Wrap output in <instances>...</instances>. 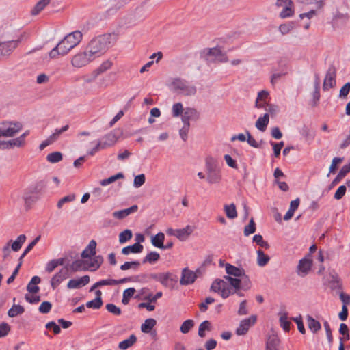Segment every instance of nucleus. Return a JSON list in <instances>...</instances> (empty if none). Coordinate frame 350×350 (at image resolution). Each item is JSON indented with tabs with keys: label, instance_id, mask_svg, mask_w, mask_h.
<instances>
[{
	"label": "nucleus",
	"instance_id": "nucleus-32",
	"mask_svg": "<svg viewBox=\"0 0 350 350\" xmlns=\"http://www.w3.org/2000/svg\"><path fill=\"white\" fill-rule=\"evenodd\" d=\"M25 240L26 236L25 234L19 235L14 241L12 242L11 241L10 248L14 252L18 251L21 248L23 244L25 242Z\"/></svg>",
	"mask_w": 350,
	"mask_h": 350
},
{
	"label": "nucleus",
	"instance_id": "nucleus-18",
	"mask_svg": "<svg viewBox=\"0 0 350 350\" xmlns=\"http://www.w3.org/2000/svg\"><path fill=\"white\" fill-rule=\"evenodd\" d=\"M225 269L228 276H234V278H239L241 280V278L245 275V271L243 269L238 268L230 264L227 263L225 266Z\"/></svg>",
	"mask_w": 350,
	"mask_h": 350
},
{
	"label": "nucleus",
	"instance_id": "nucleus-27",
	"mask_svg": "<svg viewBox=\"0 0 350 350\" xmlns=\"http://www.w3.org/2000/svg\"><path fill=\"white\" fill-rule=\"evenodd\" d=\"M136 341H137V337L135 336V335L131 334V335H130V336L128 338L119 342L118 347L121 350H126L128 348L133 346L136 342Z\"/></svg>",
	"mask_w": 350,
	"mask_h": 350
},
{
	"label": "nucleus",
	"instance_id": "nucleus-25",
	"mask_svg": "<svg viewBox=\"0 0 350 350\" xmlns=\"http://www.w3.org/2000/svg\"><path fill=\"white\" fill-rule=\"evenodd\" d=\"M144 247L139 243H134L132 245L124 247L122 249V254L129 255L130 254H139L143 251Z\"/></svg>",
	"mask_w": 350,
	"mask_h": 350
},
{
	"label": "nucleus",
	"instance_id": "nucleus-29",
	"mask_svg": "<svg viewBox=\"0 0 350 350\" xmlns=\"http://www.w3.org/2000/svg\"><path fill=\"white\" fill-rule=\"evenodd\" d=\"M51 0H40L31 9V14L33 16L38 15L46 5L50 3Z\"/></svg>",
	"mask_w": 350,
	"mask_h": 350
},
{
	"label": "nucleus",
	"instance_id": "nucleus-42",
	"mask_svg": "<svg viewBox=\"0 0 350 350\" xmlns=\"http://www.w3.org/2000/svg\"><path fill=\"white\" fill-rule=\"evenodd\" d=\"M135 289L134 288H129L124 291L122 303L124 305L129 304L130 299L134 295Z\"/></svg>",
	"mask_w": 350,
	"mask_h": 350
},
{
	"label": "nucleus",
	"instance_id": "nucleus-30",
	"mask_svg": "<svg viewBox=\"0 0 350 350\" xmlns=\"http://www.w3.org/2000/svg\"><path fill=\"white\" fill-rule=\"evenodd\" d=\"M165 234L163 232H159L156 235L152 237L151 243L156 247L162 249L164 247L163 241Z\"/></svg>",
	"mask_w": 350,
	"mask_h": 350
},
{
	"label": "nucleus",
	"instance_id": "nucleus-46",
	"mask_svg": "<svg viewBox=\"0 0 350 350\" xmlns=\"http://www.w3.org/2000/svg\"><path fill=\"white\" fill-rule=\"evenodd\" d=\"M160 258V255L157 252L148 253L143 260V263L149 262L150 264L157 262Z\"/></svg>",
	"mask_w": 350,
	"mask_h": 350
},
{
	"label": "nucleus",
	"instance_id": "nucleus-16",
	"mask_svg": "<svg viewBox=\"0 0 350 350\" xmlns=\"http://www.w3.org/2000/svg\"><path fill=\"white\" fill-rule=\"evenodd\" d=\"M118 141V137L116 133L113 131L108 133L105 135L100 140H99L100 143L103 146V148L106 149L109 147L113 146L116 144Z\"/></svg>",
	"mask_w": 350,
	"mask_h": 350
},
{
	"label": "nucleus",
	"instance_id": "nucleus-49",
	"mask_svg": "<svg viewBox=\"0 0 350 350\" xmlns=\"http://www.w3.org/2000/svg\"><path fill=\"white\" fill-rule=\"evenodd\" d=\"M62 154L60 152H53L46 156V160L51 163H57L62 161Z\"/></svg>",
	"mask_w": 350,
	"mask_h": 350
},
{
	"label": "nucleus",
	"instance_id": "nucleus-12",
	"mask_svg": "<svg viewBox=\"0 0 350 350\" xmlns=\"http://www.w3.org/2000/svg\"><path fill=\"white\" fill-rule=\"evenodd\" d=\"M200 118V113L193 107H186L181 117L183 123L190 124V120H197Z\"/></svg>",
	"mask_w": 350,
	"mask_h": 350
},
{
	"label": "nucleus",
	"instance_id": "nucleus-47",
	"mask_svg": "<svg viewBox=\"0 0 350 350\" xmlns=\"http://www.w3.org/2000/svg\"><path fill=\"white\" fill-rule=\"evenodd\" d=\"M69 129V125L66 124L62 126L60 129H56L54 130V132L49 136L51 139L53 140V142L57 141L62 133L66 131Z\"/></svg>",
	"mask_w": 350,
	"mask_h": 350
},
{
	"label": "nucleus",
	"instance_id": "nucleus-62",
	"mask_svg": "<svg viewBox=\"0 0 350 350\" xmlns=\"http://www.w3.org/2000/svg\"><path fill=\"white\" fill-rule=\"evenodd\" d=\"M52 308V304L49 301H43L39 306V312L42 314L49 313Z\"/></svg>",
	"mask_w": 350,
	"mask_h": 350
},
{
	"label": "nucleus",
	"instance_id": "nucleus-5",
	"mask_svg": "<svg viewBox=\"0 0 350 350\" xmlns=\"http://www.w3.org/2000/svg\"><path fill=\"white\" fill-rule=\"evenodd\" d=\"M172 87L174 92L184 96H193L196 93V88L193 85L179 78L173 80Z\"/></svg>",
	"mask_w": 350,
	"mask_h": 350
},
{
	"label": "nucleus",
	"instance_id": "nucleus-60",
	"mask_svg": "<svg viewBox=\"0 0 350 350\" xmlns=\"http://www.w3.org/2000/svg\"><path fill=\"white\" fill-rule=\"evenodd\" d=\"M140 263L138 261L126 262L120 266V269L122 271L128 270L129 269H137Z\"/></svg>",
	"mask_w": 350,
	"mask_h": 350
},
{
	"label": "nucleus",
	"instance_id": "nucleus-7",
	"mask_svg": "<svg viewBox=\"0 0 350 350\" xmlns=\"http://www.w3.org/2000/svg\"><path fill=\"white\" fill-rule=\"evenodd\" d=\"M203 54L208 62L224 63L228 61L226 54L218 47L206 49L203 51Z\"/></svg>",
	"mask_w": 350,
	"mask_h": 350
},
{
	"label": "nucleus",
	"instance_id": "nucleus-11",
	"mask_svg": "<svg viewBox=\"0 0 350 350\" xmlns=\"http://www.w3.org/2000/svg\"><path fill=\"white\" fill-rule=\"evenodd\" d=\"M38 193L37 187H30L23 190V201L25 204H30L38 200Z\"/></svg>",
	"mask_w": 350,
	"mask_h": 350
},
{
	"label": "nucleus",
	"instance_id": "nucleus-1",
	"mask_svg": "<svg viewBox=\"0 0 350 350\" xmlns=\"http://www.w3.org/2000/svg\"><path fill=\"white\" fill-rule=\"evenodd\" d=\"M117 39L118 36L114 33L103 34L92 39L85 49L89 53L88 55L95 59L112 46Z\"/></svg>",
	"mask_w": 350,
	"mask_h": 350
},
{
	"label": "nucleus",
	"instance_id": "nucleus-24",
	"mask_svg": "<svg viewBox=\"0 0 350 350\" xmlns=\"http://www.w3.org/2000/svg\"><path fill=\"white\" fill-rule=\"evenodd\" d=\"M87 260L78 259L69 265V269L72 272H77L87 270Z\"/></svg>",
	"mask_w": 350,
	"mask_h": 350
},
{
	"label": "nucleus",
	"instance_id": "nucleus-20",
	"mask_svg": "<svg viewBox=\"0 0 350 350\" xmlns=\"http://www.w3.org/2000/svg\"><path fill=\"white\" fill-rule=\"evenodd\" d=\"M194 230V227L190 225L181 229H176V237L181 241H186Z\"/></svg>",
	"mask_w": 350,
	"mask_h": 350
},
{
	"label": "nucleus",
	"instance_id": "nucleus-10",
	"mask_svg": "<svg viewBox=\"0 0 350 350\" xmlns=\"http://www.w3.org/2000/svg\"><path fill=\"white\" fill-rule=\"evenodd\" d=\"M312 265L311 255L308 254L305 258L301 259L297 266V274L301 277L306 276L310 271Z\"/></svg>",
	"mask_w": 350,
	"mask_h": 350
},
{
	"label": "nucleus",
	"instance_id": "nucleus-34",
	"mask_svg": "<svg viewBox=\"0 0 350 350\" xmlns=\"http://www.w3.org/2000/svg\"><path fill=\"white\" fill-rule=\"evenodd\" d=\"M224 209L228 218L232 219L237 217V212L234 204H225Z\"/></svg>",
	"mask_w": 350,
	"mask_h": 350
},
{
	"label": "nucleus",
	"instance_id": "nucleus-9",
	"mask_svg": "<svg viewBox=\"0 0 350 350\" xmlns=\"http://www.w3.org/2000/svg\"><path fill=\"white\" fill-rule=\"evenodd\" d=\"M257 320L256 315H252L249 318L241 321L239 326L236 329V334L238 336H243L247 334L250 328L253 326Z\"/></svg>",
	"mask_w": 350,
	"mask_h": 350
},
{
	"label": "nucleus",
	"instance_id": "nucleus-50",
	"mask_svg": "<svg viewBox=\"0 0 350 350\" xmlns=\"http://www.w3.org/2000/svg\"><path fill=\"white\" fill-rule=\"evenodd\" d=\"M41 238L40 235L36 237L33 241H32L25 249L23 254L20 256L19 260H22V259L33 249V247L37 244V243L40 241Z\"/></svg>",
	"mask_w": 350,
	"mask_h": 350
},
{
	"label": "nucleus",
	"instance_id": "nucleus-31",
	"mask_svg": "<svg viewBox=\"0 0 350 350\" xmlns=\"http://www.w3.org/2000/svg\"><path fill=\"white\" fill-rule=\"evenodd\" d=\"M157 321L155 319L150 318L144 321L141 325V330L144 333H149L152 328L156 325Z\"/></svg>",
	"mask_w": 350,
	"mask_h": 350
},
{
	"label": "nucleus",
	"instance_id": "nucleus-58",
	"mask_svg": "<svg viewBox=\"0 0 350 350\" xmlns=\"http://www.w3.org/2000/svg\"><path fill=\"white\" fill-rule=\"evenodd\" d=\"M189 128H190V124L183 123V127L179 130L180 137L184 142L187 141V139Z\"/></svg>",
	"mask_w": 350,
	"mask_h": 350
},
{
	"label": "nucleus",
	"instance_id": "nucleus-57",
	"mask_svg": "<svg viewBox=\"0 0 350 350\" xmlns=\"http://www.w3.org/2000/svg\"><path fill=\"white\" fill-rule=\"evenodd\" d=\"M343 159L341 157H334L332 161V163L329 166V173L327 174V176H329L331 173H334L336 170L337 169V165L340 164L342 161Z\"/></svg>",
	"mask_w": 350,
	"mask_h": 350
},
{
	"label": "nucleus",
	"instance_id": "nucleus-26",
	"mask_svg": "<svg viewBox=\"0 0 350 350\" xmlns=\"http://www.w3.org/2000/svg\"><path fill=\"white\" fill-rule=\"evenodd\" d=\"M269 122V113H265L262 116H260L258 118L255 123V126L259 131L264 132L266 131Z\"/></svg>",
	"mask_w": 350,
	"mask_h": 350
},
{
	"label": "nucleus",
	"instance_id": "nucleus-53",
	"mask_svg": "<svg viewBox=\"0 0 350 350\" xmlns=\"http://www.w3.org/2000/svg\"><path fill=\"white\" fill-rule=\"evenodd\" d=\"M23 190L21 189H15L14 190L10 195L11 200L14 203H18L21 201H23Z\"/></svg>",
	"mask_w": 350,
	"mask_h": 350
},
{
	"label": "nucleus",
	"instance_id": "nucleus-63",
	"mask_svg": "<svg viewBox=\"0 0 350 350\" xmlns=\"http://www.w3.org/2000/svg\"><path fill=\"white\" fill-rule=\"evenodd\" d=\"M145 175L144 174L136 176L134 178L133 186L135 188H139L142 186L145 183Z\"/></svg>",
	"mask_w": 350,
	"mask_h": 350
},
{
	"label": "nucleus",
	"instance_id": "nucleus-2",
	"mask_svg": "<svg viewBox=\"0 0 350 350\" xmlns=\"http://www.w3.org/2000/svg\"><path fill=\"white\" fill-rule=\"evenodd\" d=\"M81 39L82 33L79 31L68 34L49 52V57L51 59H56L59 55L64 56L68 54L81 42Z\"/></svg>",
	"mask_w": 350,
	"mask_h": 350
},
{
	"label": "nucleus",
	"instance_id": "nucleus-41",
	"mask_svg": "<svg viewBox=\"0 0 350 350\" xmlns=\"http://www.w3.org/2000/svg\"><path fill=\"white\" fill-rule=\"evenodd\" d=\"M282 10L280 13V17L281 18H286L288 17H291L294 14V8H293V3L291 4V5H286L284 7H282Z\"/></svg>",
	"mask_w": 350,
	"mask_h": 350
},
{
	"label": "nucleus",
	"instance_id": "nucleus-15",
	"mask_svg": "<svg viewBox=\"0 0 350 350\" xmlns=\"http://www.w3.org/2000/svg\"><path fill=\"white\" fill-rule=\"evenodd\" d=\"M90 282V277L84 275L77 279H72L67 284L69 289H77L87 285Z\"/></svg>",
	"mask_w": 350,
	"mask_h": 350
},
{
	"label": "nucleus",
	"instance_id": "nucleus-23",
	"mask_svg": "<svg viewBox=\"0 0 350 350\" xmlns=\"http://www.w3.org/2000/svg\"><path fill=\"white\" fill-rule=\"evenodd\" d=\"M96 242L94 240H91L89 244L81 253L83 258H89L96 254Z\"/></svg>",
	"mask_w": 350,
	"mask_h": 350
},
{
	"label": "nucleus",
	"instance_id": "nucleus-64",
	"mask_svg": "<svg viewBox=\"0 0 350 350\" xmlns=\"http://www.w3.org/2000/svg\"><path fill=\"white\" fill-rule=\"evenodd\" d=\"M347 187L345 185H340L334 193V198L336 200H340L346 193Z\"/></svg>",
	"mask_w": 350,
	"mask_h": 350
},
{
	"label": "nucleus",
	"instance_id": "nucleus-4",
	"mask_svg": "<svg viewBox=\"0 0 350 350\" xmlns=\"http://www.w3.org/2000/svg\"><path fill=\"white\" fill-rule=\"evenodd\" d=\"M204 167L206 174V182L209 185L219 184L222 180V174L217 160L212 157H207L205 159Z\"/></svg>",
	"mask_w": 350,
	"mask_h": 350
},
{
	"label": "nucleus",
	"instance_id": "nucleus-55",
	"mask_svg": "<svg viewBox=\"0 0 350 350\" xmlns=\"http://www.w3.org/2000/svg\"><path fill=\"white\" fill-rule=\"evenodd\" d=\"M91 144H93L94 147L87 151V154L88 155L93 156L96 152L103 149L101 143H100L99 140L96 142H92Z\"/></svg>",
	"mask_w": 350,
	"mask_h": 350
},
{
	"label": "nucleus",
	"instance_id": "nucleus-38",
	"mask_svg": "<svg viewBox=\"0 0 350 350\" xmlns=\"http://www.w3.org/2000/svg\"><path fill=\"white\" fill-rule=\"evenodd\" d=\"M308 325L310 331L317 332L321 329L320 323L310 316L307 317Z\"/></svg>",
	"mask_w": 350,
	"mask_h": 350
},
{
	"label": "nucleus",
	"instance_id": "nucleus-37",
	"mask_svg": "<svg viewBox=\"0 0 350 350\" xmlns=\"http://www.w3.org/2000/svg\"><path fill=\"white\" fill-rule=\"evenodd\" d=\"M24 311L25 309L22 306L14 304L12 307L8 310V315L10 317L13 318L18 316V314H23Z\"/></svg>",
	"mask_w": 350,
	"mask_h": 350
},
{
	"label": "nucleus",
	"instance_id": "nucleus-45",
	"mask_svg": "<svg viewBox=\"0 0 350 350\" xmlns=\"http://www.w3.org/2000/svg\"><path fill=\"white\" fill-rule=\"evenodd\" d=\"M133 236L132 231L129 229H126L124 231L121 232L119 234V243L122 244L130 239H131Z\"/></svg>",
	"mask_w": 350,
	"mask_h": 350
},
{
	"label": "nucleus",
	"instance_id": "nucleus-13",
	"mask_svg": "<svg viewBox=\"0 0 350 350\" xmlns=\"http://www.w3.org/2000/svg\"><path fill=\"white\" fill-rule=\"evenodd\" d=\"M197 278L196 272L185 268L182 271L180 284L181 285H189L193 284Z\"/></svg>",
	"mask_w": 350,
	"mask_h": 350
},
{
	"label": "nucleus",
	"instance_id": "nucleus-6",
	"mask_svg": "<svg viewBox=\"0 0 350 350\" xmlns=\"http://www.w3.org/2000/svg\"><path fill=\"white\" fill-rule=\"evenodd\" d=\"M23 129L19 122L5 121L0 122V138L12 137L18 134Z\"/></svg>",
	"mask_w": 350,
	"mask_h": 350
},
{
	"label": "nucleus",
	"instance_id": "nucleus-44",
	"mask_svg": "<svg viewBox=\"0 0 350 350\" xmlns=\"http://www.w3.org/2000/svg\"><path fill=\"white\" fill-rule=\"evenodd\" d=\"M279 340L276 336L269 337L266 344L267 350H278Z\"/></svg>",
	"mask_w": 350,
	"mask_h": 350
},
{
	"label": "nucleus",
	"instance_id": "nucleus-59",
	"mask_svg": "<svg viewBox=\"0 0 350 350\" xmlns=\"http://www.w3.org/2000/svg\"><path fill=\"white\" fill-rule=\"evenodd\" d=\"M293 23L282 24L279 27V31L282 35H286L293 29Z\"/></svg>",
	"mask_w": 350,
	"mask_h": 350
},
{
	"label": "nucleus",
	"instance_id": "nucleus-14",
	"mask_svg": "<svg viewBox=\"0 0 350 350\" xmlns=\"http://www.w3.org/2000/svg\"><path fill=\"white\" fill-rule=\"evenodd\" d=\"M335 70L332 68H329L326 72L323 85V88L324 90H328L329 89L332 88L335 85Z\"/></svg>",
	"mask_w": 350,
	"mask_h": 350
},
{
	"label": "nucleus",
	"instance_id": "nucleus-54",
	"mask_svg": "<svg viewBox=\"0 0 350 350\" xmlns=\"http://www.w3.org/2000/svg\"><path fill=\"white\" fill-rule=\"evenodd\" d=\"M103 305L102 299H100L99 297H95L94 299L88 301L86 303V306L89 308L98 309Z\"/></svg>",
	"mask_w": 350,
	"mask_h": 350
},
{
	"label": "nucleus",
	"instance_id": "nucleus-48",
	"mask_svg": "<svg viewBox=\"0 0 350 350\" xmlns=\"http://www.w3.org/2000/svg\"><path fill=\"white\" fill-rule=\"evenodd\" d=\"M8 149H12L14 147L21 148L25 145V142L23 141V139H21L19 137L8 140Z\"/></svg>",
	"mask_w": 350,
	"mask_h": 350
},
{
	"label": "nucleus",
	"instance_id": "nucleus-8",
	"mask_svg": "<svg viewBox=\"0 0 350 350\" xmlns=\"http://www.w3.org/2000/svg\"><path fill=\"white\" fill-rule=\"evenodd\" d=\"M88 52L85 49L84 52H79L75 54L71 59V64L72 66L80 68L93 61V58L88 55Z\"/></svg>",
	"mask_w": 350,
	"mask_h": 350
},
{
	"label": "nucleus",
	"instance_id": "nucleus-52",
	"mask_svg": "<svg viewBox=\"0 0 350 350\" xmlns=\"http://www.w3.org/2000/svg\"><path fill=\"white\" fill-rule=\"evenodd\" d=\"M75 198L76 197L74 193H71V194H69L68 196L63 197L58 201V202L57 204V208L59 209L62 208L63 205L65 203H68V202H71L74 201L75 200Z\"/></svg>",
	"mask_w": 350,
	"mask_h": 350
},
{
	"label": "nucleus",
	"instance_id": "nucleus-36",
	"mask_svg": "<svg viewBox=\"0 0 350 350\" xmlns=\"http://www.w3.org/2000/svg\"><path fill=\"white\" fill-rule=\"evenodd\" d=\"M329 276H330V280H329L330 287L332 289L340 288H341V282H340V279L339 276L338 275V274L336 273L335 272H332V273H329Z\"/></svg>",
	"mask_w": 350,
	"mask_h": 350
},
{
	"label": "nucleus",
	"instance_id": "nucleus-28",
	"mask_svg": "<svg viewBox=\"0 0 350 350\" xmlns=\"http://www.w3.org/2000/svg\"><path fill=\"white\" fill-rule=\"evenodd\" d=\"M279 316L280 326L285 332H289L291 323L288 320V314L285 312H282L279 313Z\"/></svg>",
	"mask_w": 350,
	"mask_h": 350
},
{
	"label": "nucleus",
	"instance_id": "nucleus-61",
	"mask_svg": "<svg viewBox=\"0 0 350 350\" xmlns=\"http://www.w3.org/2000/svg\"><path fill=\"white\" fill-rule=\"evenodd\" d=\"M256 230L255 223L253 219H251L248 225H247L244 228V235L249 236L251 234H253Z\"/></svg>",
	"mask_w": 350,
	"mask_h": 350
},
{
	"label": "nucleus",
	"instance_id": "nucleus-35",
	"mask_svg": "<svg viewBox=\"0 0 350 350\" xmlns=\"http://www.w3.org/2000/svg\"><path fill=\"white\" fill-rule=\"evenodd\" d=\"M64 262V258L51 260L46 265V271L48 273H51L59 265H63Z\"/></svg>",
	"mask_w": 350,
	"mask_h": 350
},
{
	"label": "nucleus",
	"instance_id": "nucleus-39",
	"mask_svg": "<svg viewBox=\"0 0 350 350\" xmlns=\"http://www.w3.org/2000/svg\"><path fill=\"white\" fill-rule=\"evenodd\" d=\"M211 324L208 321H204L200 323L198 328V335L201 338H204L206 334V331H211Z\"/></svg>",
	"mask_w": 350,
	"mask_h": 350
},
{
	"label": "nucleus",
	"instance_id": "nucleus-56",
	"mask_svg": "<svg viewBox=\"0 0 350 350\" xmlns=\"http://www.w3.org/2000/svg\"><path fill=\"white\" fill-rule=\"evenodd\" d=\"M253 241L265 249H268L269 247V243L263 240L262 236L260 234L254 235L253 237Z\"/></svg>",
	"mask_w": 350,
	"mask_h": 350
},
{
	"label": "nucleus",
	"instance_id": "nucleus-51",
	"mask_svg": "<svg viewBox=\"0 0 350 350\" xmlns=\"http://www.w3.org/2000/svg\"><path fill=\"white\" fill-rule=\"evenodd\" d=\"M194 326V321L191 319L185 321L180 325V330L183 334L188 333Z\"/></svg>",
	"mask_w": 350,
	"mask_h": 350
},
{
	"label": "nucleus",
	"instance_id": "nucleus-19",
	"mask_svg": "<svg viewBox=\"0 0 350 350\" xmlns=\"http://www.w3.org/2000/svg\"><path fill=\"white\" fill-rule=\"evenodd\" d=\"M138 210V206L137 205H133L131 207L122 209L118 211H114L112 213V215L114 218L118 219H122L126 218L129 215L135 213Z\"/></svg>",
	"mask_w": 350,
	"mask_h": 350
},
{
	"label": "nucleus",
	"instance_id": "nucleus-40",
	"mask_svg": "<svg viewBox=\"0 0 350 350\" xmlns=\"http://www.w3.org/2000/svg\"><path fill=\"white\" fill-rule=\"evenodd\" d=\"M123 178H124V174L122 172H119L113 176L109 177L108 178H105V179L100 180V184L102 186H107L111 183H114L117 180Z\"/></svg>",
	"mask_w": 350,
	"mask_h": 350
},
{
	"label": "nucleus",
	"instance_id": "nucleus-17",
	"mask_svg": "<svg viewBox=\"0 0 350 350\" xmlns=\"http://www.w3.org/2000/svg\"><path fill=\"white\" fill-rule=\"evenodd\" d=\"M349 16L347 14L337 13L333 18L332 24L334 29H341L348 21Z\"/></svg>",
	"mask_w": 350,
	"mask_h": 350
},
{
	"label": "nucleus",
	"instance_id": "nucleus-3",
	"mask_svg": "<svg viewBox=\"0 0 350 350\" xmlns=\"http://www.w3.org/2000/svg\"><path fill=\"white\" fill-rule=\"evenodd\" d=\"M224 279L228 282L232 288L229 286L228 284L225 280L217 279L212 283L211 291L219 293L222 298L226 299L230 295L234 294L237 291L240 290L241 286V280L239 278H234L231 276H224Z\"/></svg>",
	"mask_w": 350,
	"mask_h": 350
},
{
	"label": "nucleus",
	"instance_id": "nucleus-33",
	"mask_svg": "<svg viewBox=\"0 0 350 350\" xmlns=\"http://www.w3.org/2000/svg\"><path fill=\"white\" fill-rule=\"evenodd\" d=\"M256 262L259 267L265 266L269 261L270 258L268 255L265 254L261 250H257Z\"/></svg>",
	"mask_w": 350,
	"mask_h": 350
},
{
	"label": "nucleus",
	"instance_id": "nucleus-21",
	"mask_svg": "<svg viewBox=\"0 0 350 350\" xmlns=\"http://www.w3.org/2000/svg\"><path fill=\"white\" fill-rule=\"evenodd\" d=\"M103 262V258L98 256H94V258H89V260H87V270H90L92 271L97 270Z\"/></svg>",
	"mask_w": 350,
	"mask_h": 350
},
{
	"label": "nucleus",
	"instance_id": "nucleus-22",
	"mask_svg": "<svg viewBox=\"0 0 350 350\" xmlns=\"http://www.w3.org/2000/svg\"><path fill=\"white\" fill-rule=\"evenodd\" d=\"M66 278L67 272L64 269H61L58 273L55 274L51 280V285L53 289H55Z\"/></svg>",
	"mask_w": 350,
	"mask_h": 350
},
{
	"label": "nucleus",
	"instance_id": "nucleus-43",
	"mask_svg": "<svg viewBox=\"0 0 350 350\" xmlns=\"http://www.w3.org/2000/svg\"><path fill=\"white\" fill-rule=\"evenodd\" d=\"M183 105L181 103H176L172 107V115L174 118L179 117L184 112Z\"/></svg>",
	"mask_w": 350,
	"mask_h": 350
}]
</instances>
